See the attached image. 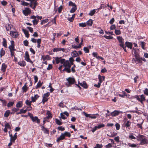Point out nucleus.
<instances>
[{"label": "nucleus", "mask_w": 148, "mask_h": 148, "mask_svg": "<svg viewBox=\"0 0 148 148\" xmlns=\"http://www.w3.org/2000/svg\"><path fill=\"white\" fill-rule=\"evenodd\" d=\"M10 141L14 142L16 138L13 137L12 134H10Z\"/></svg>", "instance_id": "nucleus-21"}, {"label": "nucleus", "mask_w": 148, "mask_h": 148, "mask_svg": "<svg viewBox=\"0 0 148 148\" xmlns=\"http://www.w3.org/2000/svg\"><path fill=\"white\" fill-rule=\"evenodd\" d=\"M32 102V101H30L28 100H27L25 101V103L27 105L30 106L31 105Z\"/></svg>", "instance_id": "nucleus-43"}, {"label": "nucleus", "mask_w": 148, "mask_h": 148, "mask_svg": "<svg viewBox=\"0 0 148 148\" xmlns=\"http://www.w3.org/2000/svg\"><path fill=\"white\" fill-rule=\"evenodd\" d=\"M11 45L9 47V48L11 52V55L12 56H14V51L16 50L14 48V42L13 41H11Z\"/></svg>", "instance_id": "nucleus-1"}, {"label": "nucleus", "mask_w": 148, "mask_h": 148, "mask_svg": "<svg viewBox=\"0 0 148 148\" xmlns=\"http://www.w3.org/2000/svg\"><path fill=\"white\" fill-rule=\"evenodd\" d=\"M69 6H72L73 7L76 6V5L74 3H73L71 1H70L69 3Z\"/></svg>", "instance_id": "nucleus-50"}, {"label": "nucleus", "mask_w": 148, "mask_h": 148, "mask_svg": "<svg viewBox=\"0 0 148 148\" xmlns=\"http://www.w3.org/2000/svg\"><path fill=\"white\" fill-rule=\"evenodd\" d=\"M77 9V8L76 6L72 8L70 10V12L71 13H73Z\"/></svg>", "instance_id": "nucleus-42"}, {"label": "nucleus", "mask_w": 148, "mask_h": 148, "mask_svg": "<svg viewBox=\"0 0 148 148\" xmlns=\"http://www.w3.org/2000/svg\"><path fill=\"white\" fill-rule=\"evenodd\" d=\"M28 88L26 86V84H25L24 86L23 87L22 90L24 92H25L27 91Z\"/></svg>", "instance_id": "nucleus-29"}, {"label": "nucleus", "mask_w": 148, "mask_h": 148, "mask_svg": "<svg viewBox=\"0 0 148 148\" xmlns=\"http://www.w3.org/2000/svg\"><path fill=\"white\" fill-rule=\"evenodd\" d=\"M92 20L91 19H90L87 21L86 24L88 26H91L92 25Z\"/></svg>", "instance_id": "nucleus-18"}, {"label": "nucleus", "mask_w": 148, "mask_h": 148, "mask_svg": "<svg viewBox=\"0 0 148 148\" xmlns=\"http://www.w3.org/2000/svg\"><path fill=\"white\" fill-rule=\"evenodd\" d=\"M103 37L107 39H112L113 38V37L110 36L104 35L103 36Z\"/></svg>", "instance_id": "nucleus-44"}, {"label": "nucleus", "mask_w": 148, "mask_h": 148, "mask_svg": "<svg viewBox=\"0 0 148 148\" xmlns=\"http://www.w3.org/2000/svg\"><path fill=\"white\" fill-rule=\"evenodd\" d=\"M25 60L27 62H30L31 63H32V62L29 58L28 52L27 51H26L25 52Z\"/></svg>", "instance_id": "nucleus-8"}, {"label": "nucleus", "mask_w": 148, "mask_h": 148, "mask_svg": "<svg viewBox=\"0 0 148 148\" xmlns=\"http://www.w3.org/2000/svg\"><path fill=\"white\" fill-rule=\"evenodd\" d=\"M72 47L75 49H77V48H80L81 47V46H80V45H72Z\"/></svg>", "instance_id": "nucleus-47"}, {"label": "nucleus", "mask_w": 148, "mask_h": 148, "mask_svg": "<svg viewBox=\"0 0 148 148\" xmlns=\"http://www.w3.org/2000/svg\"><path fill=\"white\" fill-rule=\"evenodd\" d=\"M119 138H120L118 136L115 137L114 138V140L116 141L117 142H119Z\"/></svg>", "instance_id": "nucleus-62"}, {"label": "nucleus", "mask_w": 148, "mask_h": 148, "mask_svg": "<svg viewBox=\"0 0 148 148\" xmlns=\"http://www.w3.org/2000/svg\"><path fill=\"white\" fill-rule=\"evenodd\" d=\"M105 147L106 148H110L112 147V145L111 143H109Z\"/></svg>", "instance_id": "nucleus-64"}, {"label": "nucleus", "mask_w": 148, "mask_h": 148, "mask_svg": "<svg viewBox=\"0 0 148 148\" xmlns=\"http://www.w3.org/2000/svg\"><path fill=\"white\" fill-rule=\"evenodd\" d=\"M3 45L4 47H7V44L6 40L4 38L3 39Z\"/></svg>", "instance_id": "nucleus-36"}, {"label": "nucleus", "mask_w": 148, "mask_h": 148, "mask_svg": "<svg viewBox=\"0 0 148 148\" xmlns=\"http://www.w3.org/2000/svg\"><path fill=\"white\" fill-rule=\"evenodd\" d=\"M115 126L116 129L117 130H119L120 129V125L119 124L117 123L115 124Z\"/></svg>", "instance_id": "nucleus-60"}, {"label": "nucleus", "mask_w": 148, "mask_h": 148, "mask_svg": "<svg viewBox=\"0 0 148 148\" xmlns=\"http://www.w3.org/2000/svg\"><path fill=\"white\" fill-rule=\"evenodd\" d=\"M144 93L147 95H148V89L147 88L145 89L144 91Z\"/></svg>", "instance_id": "nucleus-63"}, {"label": "nucleus", "mask_w": 148, "mask_h": 148, "mask_svg": "<svg viewBox=\"0 0 148 148\" xmlns=\"http://www.w3.org/2000/svg\"><path fill=\"white\" fill-rule=\"evenodd\" d=\"M115 33L116 35H118L121 34V32L119 29H116L115 30Z\"/></svg>", "instance_id": "nucleus-40"}, {"label": "nucleus", "mask_w": 148, "mask_h": 148, "mask_svg": "<svg viewBox=\"0 0 148 148\" xmlns=\"http://www.w3.org/2000/svg\"><path fill=\"white\" fill-rule=\"evenodd\" d=\"M144 137V136L143 135H141L138 136V140L140 141H141L142 140V139H143L144 138H143Z\"/></svg>", "instance_id": "nucleus-46"}, {"label": "nucleus", "mask_w": 148, "mask_h": 148, "mask_svg": "<svg viewBox=\"0 0 148 148\" xmlns=\"http://www.w3.org/2000/svg\"><path fill=\"white\" fill-rule=\"evenodd\" d=\"M73 56L74 57H76L78 56V53H77V51H73Z\"/></svg>", "instance_id": "nucleus-52"}, {"label": "nucleus", "mask_w": 148, "mask_h": 148, "mask_svg": "<svg viewBox=\"0 0 148 148\" xmlns=\"http://www.w3.org/2000/svg\"><path fill=\"white\" fill-rule=\"evenodd\" d=\"M63 65L66 67L71 68L70 65L69 64V61L68 60L66 61L64 63Z\"/></svg>", "instance_id": "nucleus-13"}, {"label": "nucleus", "mask_w": 148, "mask_h": 148, "mask_svg": "<svg viewBox=\"0 0 148 148\" xmlns=\"http://www.w3.org/2000/svg\"><path fill=\"white\" fill-rule=\"evenodd\" d=\"M48 100L47 98L46 97H45L44 96H43L42 98V101L43 103H44L45 102L47 101Z\"/></svg>", "instance_id": "nucleus-48"}, {"label": "nucleus", "mask_w": 148, "mask_h": 148, "mask_svg": "<svg viewBox=\"0 0 148 148\" xmlns=\"http://www.w3.org/2000/svg\"><path fill=\"white\" fill-rule=\"evenodd\" d=\"M140 42L141 43V46L142 48L143 49H145V43L144 42Z\"/></svg>", "instance_id": "nucleus-41"}, {"label": "nucleus", "mask_w": 148, "mask_h": 148, "mask_svg": "<svg viewBox=\"0 0 148 148\" xmlns=\"http://www.w3.org/2000/svg\"><path fill=\"white\" fill-rule=\"evenodd\" d=\"M14 104V102L10 101L7 104V106L8 107H10L13 106Z\"/></svg>", "instance_id": "nucleus-51"}, {"label": "nucleus", "mask_w": 148, "mask_h": 148, "mask_svg": "<svg viewBox=\"0 0 148 148\" xmlns=\"http://www.w3.org/2000/svg\"><path fill=\"white\" fill-rule=\"evenodd\" d=\"M131 122L129 121H127L124 122V126L126 128L130 127V126Z\"/></svg>", "instance_id": "nucleus-12"}, {"label": "nucleus", "mask_w": 148, "mask_h": 148, "mask_svg": "<svg viewBox=\"0 0 148 148\" xmlns=\"http://www.w3.org/2000/svg\"><path fill=\"white\" fill-rule=\"evenodd\" d=\"M147 142V140L144 138L141 141L140 144L141 145H144Z\"/></svg>", "instance_id": "nucleus-25"}, {"label": "nucleus", "mask_w": 148, "mask_h": 148, "mask_svg": "<svg viewBox=\"0 0 148 148\" xmlns=\"http://www.w3.org/2000/svg\"><path fill=\"white\" fill-rule=\"evenodd\" d=\"M60 59L61 57L59 58L58 57H57L55 58V61L57 64H58L59 62H60Z\"/></svg>", "instance_id": "nucleus-35"}, {"label": "nucleus", "mask_w": 148, "mask_h": 148, "mask_svg": "<svg viewBox=\"0 0 148 148\" xmlns=\"http://www.w3.org/2000/svg\"><path fill=\"white\" fill-rule=\"evenodd\" d=\"M60 62L61 64H64V62H65L66 60L65 59H62V58L61 57V59H60Z\"/></svg>", "instance_id": "nucleus-56"}, {"label": "nucleus", "mask_w": 148, "mask_h": 148, "mask_svg": "<svg viewBox=\"0 0 148 148\" xmlns=\"http://www.w3.org/2000/svg\"><path fill=\"white\" fill-rule=\"evenodd\" d=\"M7 67V66L5 63H3L2 65V66L1 68V71L3 72H4L5 71Z\"/></svg>", "instance_id": "nucleus-14"}, {"label": "nucleus", "mask_w": 148, "mask_h": 148, "mask_svg": "<svg viewBox=\"0 0 148 148\" xmlns=\"http://www.w3.org/2000/svg\"><path fill=\"white\" fill-rule=\"evenodd\" d=\"M113 134H112L110 136V137H114L115 136L117 135V133L115 132H113Z\"/></svg>", "instance_id": "nucleus-54"}, {"label": "nucleus", "mask_w": 148, "mask_h": 148, "mask_svg": "<svg viewBox=\"0 0 148 148\" xmlns=\"http://www.w3.org/2000/svg\"><path fill=\"white\" fill-rule=\"evenodd\" d=\"M128 145L132 147H136V145L134 144H131L130 143H128Z\"/></svg>", "instance_id": "nucleus-49"}, {"label": "nucleus", "mask_w": 148, "mask_h": 148, "mask_svg": "<svg viewBox=\"0 0 148 148\" xmlns=\"http://www.w3.org/2000/svg\"><path fill=\"white\" fill-rule=\"evenodd\" d=\"M136 98L138 101L141 100L142 101H145V96L143 95H140V98L139 96L138 95H136L131 97V99Z\"/></svg>", "instance_id": "nucleus-3"}, {"label": "nucleus", "mask_w": 148, "mask_h": 148, "mask_svg": "<svg viewBox=\"0 0 148 148\" xmlns=\"http://www.w3.org/2000/svg\"><path fill=\"white\" fill-rule=\"evenodd\" d=\"M125 45L126 47H127L130 49H132L133 45L132 43L128 42H125Z\"/></svg>", "instance_id": "nucleus-10"}, {"label": "nucleus", "mask_w": 148, "mask_h": 148, "mask_svg": "<svg viewBox=\"0 0 148 148\" xmlns=\"http://www.w3.org/2000/svg\"><path fill=\"white\" fill-rule=\"evenodd\" d=\"M48 21L49 19L48 18L46 19L45 20H43L41 21V24L42 25H43V24H44L47 22Z\"/></svg>", "instance_id": "nucleus-45"}, {"label": "nucleus", "mask_w": 148, "mask_h": 148, "mask_svg": "<svg viewBox=\"0 0 148 148\" xmlns=\"http://www.w3.org/2000/svg\"><path fill=\"white\" fill-rule=\"evenodd\" d=\"M43 82H41L40 81H39L38 82V88L40 87L42 85Z\"/></svg>", "instance_id": "nucleus-61"}, {"label": "nucleus", "mask_w": 148, "mask_h": 148, "mask_svg": "<svg viewBox=\"0 0 148 148\" xmlns=\"http://www.w3.org/2000/svg\"><path fill=\"white\" fill-rule=\"evenodd\" d=\"M22 31L25 34L26 37L28 38L29 36V34H28V32L26 30L24 29H22Z\"/></svg>", "instance_id": "nucleus-22"}, {"label": "nucleus", "mask_w": 148, "mask_h": 148, "mask_svg": "<svg viewBox=\"0 0 148 148\" xmlns=\"http://www.w3.org/2000/svg\"><path fill=\"white\" fill-rule=\"evenodd\" d=\"M41 42V40L40 39H38V47H39L40 45V44Z\"/></svg>", "instance_id": "nucleus-57"}, {"label": "nucleus", "mask_w": 148, "mask_h": 148, "mask_svg": "<svg viewBox=\"0 0 148 148\" xmlns=\"http://www.w3.org/2000/svg\"><path fill=\"white\" fill-rule=\"evenodd\" d=\"M119 114V112L118 111H114L112 112L111 113V115L112 116H115L118 115Z\"/></svg>", "instance_id": "nucleus-20"}, {"label": "nucleus", "mask_w": 148, "mask_h": 148, "mask_svg": "<svg viewBox=\"0 0 148 148\" xmlns=\"http://www.w3.org/2000/svg\"><path fill=\"white\" fill-rule=\"evenodd\" d=\"M35 0H31V3L30 4V6L32 7V5H34V7L33 8V9H34L36 8V1H35Z\"/></svg>", "instance_id": "nucleus-11"}, {"label": "nucleus", "mask_w": 148, "mask_h": 148, "mask_svg": "<svg viewBox=\"0 0 148 148\" xmlns=\"http://www.w3.org/2000/svg\"><path fill=\"white\" fill-rule=\"evenodd\" d=\"M41 126V130L44 132L46 134H48V132L47 130L45 127L43 126L40 125Z\"/></svg>", "instance_id": "nucleus-24"}, {"label": "nucleus", "mask_w": 148, "mask_h": 148, "mask_svg": "<svg viewBox=\"0 0 148 148\" xmlns=\"http://www.w3.org/2000/svg\"><path fill=\"white\" fill-rule=\"evenodd\" d=\"M116 38L119 43V46H122L124 44V39L122 36H119L116 37Z\"/></svg>", "instance_id": "nucleus-5"}, {"label": "nucleus", "mask_w": 148, "mask_h": 148, "mask_svg": "<svg viewBox=\"0 0 148 148\" xmlns=\"http://www.w3.org/2000/svg\"><path fill=\"white\" fill-rule=\"evenodd\" d=\"M134 56L135 58H133V60L136 63H142V61H141V58L140 57L139 55L138 54H135Z\"/></svg>", "instance_id": "nucleus-4"}, {"label": "nucleus", "mask_w": 148, "mask_h": 148, "mask_svg": "<svg viewBox=\"0 0 148 148\" xmlns=\"http://www.w3.org/2000/svg\"><path fill=\"white\" fill-rule=\"evenodd\" d=\"M65 138V137L64 135L63 134V133H62L61 136L58 138L56 140L57 142H58L60 140H63Z\"/></svg>", "instance_id": "nucleus-17"}, {"label": "nucleus", "mask_w": 148, "mask_h": 148, "mask_svg": "<svg viewBox=\"0 0 148 148\" xmlns=\"http://www.w3.org/2000/svg\"><path fill=\"white\" fill-rule=\"evenodd\" d=\"M37 95H35L34 97L32 96L31 97L32 101V102H35L37 99Z\"/></svg>", "instance_id": "nucleus-33"}, {"label": "nucleus", "mask_w": 148, "mask_h": 148, "mask_svg": "<svg viewBox=\"0 0 148 148\" xmlns=\"http://www.w3.org/2000/svg\"><path fill=\"white\" fill-rule=\"evenodd\" d=\"M30 12L31 11L29 8H25V10H23V14L26 16H27Z\"/></svg>", "instance_id": "nucleus-7"}, {"label": "nucleus", "mask_w": 148, "mask_h": 148, "mask_svg": "<svg viewBox=\"0 0 148 148\" xmlns=\"http://www.w3.org/2000/svg\"><path fill=\"white\" fill-rule=\"evenodd\" d=\"M10 34L14 38H16L18 36V33L16 31H10Z\"/></svg>", "instance_id": "nucleus-6"}, {"label": "nucleus", "mask_w": 148, "mask_h": 148, "mask_svg": "<svg viewBox=\"0 0 148 148\" xmlns=\"http://www.w3.org/2000/svg\"><path fill=\"white\" fill-rule=\"evenodd\" d=\"M62 6L60 5L58 9V11L59 13H60L61 12L62 10Z\"/></svg>", "instance_id": "nucleus-53"}, {"label": "nucleus", "mask_w": 148, "mask_h": 148, "mask_svg": "<svg viewBox=\"0 0 148 148\" xmlns=\"http://www.w3.org/2000/svg\"><path fill=\"white\" fill-rule=\"evenodd\" d=\"M83 50L85 53H88L89 52V50L87 47H84Z\"/></svg>", "instance_id": "nucleus-55"}, {"label": "nucleus", "mask_w": 148, "mask_h": 148, "mask_svg": "<svg viewBox=\"0 0 148 148\" xmlns=\"http://www.w3.org/2000/svg\"><path fill=\"white\" fill-rule=\"evenodd\" d=\"M12 27V25L11 24H8L6 26V29L8 31L10 30V29H11V28Z\"/></svg>", "instance_id": "nucleus-34"}, {"label": "nucleus", "mask_w": 148, "mask_h": 148, "mask_svg": "<svg viewBox=\"0 0 148 148\" xmlns=\"http://www.w3.org/2000/svg\"><path fill=\"white\" fill-rule=\"evenodd\" d=\"M105 126V125L103 124H98L97 126V129H99Z\"/></svg>", "instance_id": "nucleus-39"}, {"label": "nucleus", "mask_w": 148, "mask_h": 148, "mask_svg": "<svg viewBox=\"0 0 148 148\" xmlns=\"http://www.w3.org/2000/svg\"><path fill=\"white\" fill-rule=\"evenodd\" d=\"M79 26L82 27H84L86 26V23H80L79 24Z\"/></svg>", "instance_id": "nucleus-38"}, {"label": "nucleus", "mask_w": 148, "mask_h": 148, "mask_svg": "<svg viewBox=\"0 0 148 148\" xmlns=\"http://www.w3.org/2000/svg\"><path fill=\"white\" fill-rule=\"evenodd\" d=\"M18 63L21 66H24L26 65V63L24 61H19Z\"/></svg>", "instance_id": "nucleus-23"}, {"label": "nucleus", "mask_w": 148, "mask_h": 148, "mask_svg": "<svg viewBox=\"0 0 148 148\" xmlns=\"http://www.w3.org/2000/svg\"><path fill=\"white\" fill-rule=\"evenodd\" d=\"M98 79H99V83H101L102 82L103 80H104L105 77L104 76H101L100 75H98Z\"/></svg>", "instance_id": "nucleus-16"}, {"label": "nucleus", "mask_w": 148, "mask_h": 148, "mask_svg": "<svg viewBox=\"0 0 148 148\" xmlns=\"http://www.w3.org/2000/svg\"><path fill=\"white\" fill-rule=\"evenodd\" d=\"M5 53V51L3 50V48H2L1 50L0 55L1 57H2L3 56H4Z\"/></svg>", "instance_id": "nucleus-31"}, {"label": "nucleus", "mask_w": 148, "mask_h": 148, "mask_svg": "<svg viewBox=\"0 0 148 148\" xmlns=\"http://www.w3.org/2000/svg\"><path fill=\"white\" fill-rule=\"evenodd\" d=\"M31 18L34 19V20L32 21L33 24L36 25L37 24V21L36 19V17L34 16H32Z\"/></svg>", "instance_id": "nucleus-19"}, {"label": "nucleus", "mask_w": 148, "mask_h": 148, "mask_svg": "<svg viewBox=\"0 0 148 148\" xmlns=\"http://www.w3.org/2000/svg\"><path fill=\"white\" fill-rule=\"evenodd\" d=\"M10 114V111L9 110H6L4 114V116L5 117H7Z\"/></svg>", "instance_id": "nucleus-28"}, {"label": "nucleus", "mask_w": 148, "mask_h": 148, "mask_svg": "<svg viewBox=\"0 0 148 148\" xmlns=\"http://www.w3.org/2000/svg\"><path fill=\"white\" fill-rule=\"evenodd\" d=\"M97 116H99V114H93L90 115V116H89V117L92 119H95L96 118Z\"/></svg>", "instance_id": "nucleus-30"}, {"label": "nucleus", "mask_w": 148, "mask_h": 148, "mask_svg": "<svg viewBox=\"0 0 148 148\" xmlns=\"http://www.w3.org/2000/svg\"><path fill=\"white\" fill-rule=\"evenodd\" d=\"M96 10L95 9L93 10H91L90 13L89 14V15L90 16H92L95 13Z\"/></svg>", "instance_id": "nucleus-32"}, {"label": "nucleus", "mask_w": 148, "mask_h": 148, "mask_svg": "<svg viewBox=\"0 0 148 148\" xmlns=\"http://www.w3.org/2000/svg\"><path fill=\"white\" fill-rule=\"evenodd\" d=\"M56 123L58 125H61L62 124V123L59 120L57 119H56Z\"/></svg>", "instance_id": "nucleus-58"}, {"label": "nucleus", "mask_w": 148, "mask_h": 148, "mask_svg": "<svg viewBox=\"0 0 148 148\" xmlns=\"http://www.w3.org/2000/svg\"><path fill=\"white\" fill-rule=\"evenodd\" d=\"M28 114L33 122H35L37 121V116H35L34 117L33 115L31 113L29 112L28 113Z\"/></svg>", "instance_id": "nucleus-9"}, {"label": "nucleus", "mask_w": 148, "mask_h": 148, "mask_svg": "<svg viewBox=\"0 0 148 148\" xmlns=\"http://www.w3.org/2000/svg\"><path fill=\"white\" fill-rule=\"evenodd\" d=\"M52 68V64H49L48 65V66L47 67V69L48 70H49L51 69Z\"/></svg>", "instance_id": "nucleus-59"}, {"label": "nucleus", "mask_w": 148, "mask_h": 148, "mask_svg": "<svg viewBox=\"0 0 148 148\" xmlns=\"http://www.w3.org/2000/svg\"><path fill=\"white\" fill-rule=\"evenodd\" d=\"M16 107L17 108H21L22 106V102L21 101L18 102L16 104Z\"/></svg>", "instance_id": "nucleus-26"}, {"label": "nucleus", "mask_w": 148, "mask_h": 148, "mask_svg": "<svg viewBox=\"0 0 148 148\" xmlns=\"http://www.w3.org/2000/svg\"><path fill=\"white\" fill-rule=\"evenodd\" d=\"M63 134L64 135V137L65 136H66L69 137H70L71 136L70 133L67 132H65L63 133Z\"/></svg>", "instance_id": "nucleus-37"}, {"label": "nucleus", "mask_w": 148, "mask_h": 148, "mask_svg": "<svg viewBox=\"0 0 148 148\" xmlns=\"http://www.w3.org/2000/svg\"><path fill=\"white\" fill-rule=\"evenodd\" d=\"M47 114L48 115V116L46 117L47 119H49L51 118L52 117V114L49 111H48L47 112Z\"/></svg>", "instance_id": "nucleus-27"}, {"label": "nucleus", "mask_w": 148, "mask_h": 148, "mask_svg": "<svg viewBox=\"0 0 148 148\" xmlns=\"http://www.w3.org/2000/svg\"><path fill=\"white\" fill-rule=\"evenodd\" d=\"M66 80L68 82L66 83V85L68 86H69L70 85L73 84L75 82V80L73 78L69 77Z\"/></svg>", "instance_id": "nucleus-2"}, {"label": "nucleus", "mask_w": 148, "mask_h": 148, "mask_svg": "<svg viewBox=\"0 0 148 148\" xmlns=\"http://www.w3.org/2000/svg\"><path fill=\"white\" fill-rule=\"evenodd\" d=\"M78 83L79 84H80L81 86L83 87L84 88H87V86L86 82H83L82 83H79V81Z\"/></svg>", "instance_id": "nucleus-15"}]
</instances>
